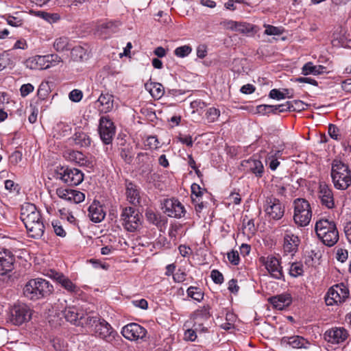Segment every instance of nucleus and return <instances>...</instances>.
Segmentation results:
<instances>
[{"label": "nucleus", "instance_id": "nucleus-25", "mask_svg": "<svg viewBox=\"0 0 351 351\" xmlns=\"http://www.w3.org/2000/svg\"><path fill=\"white\" fill-rule=\"evenodd\" d=\"M282 345H289L293 348H307L309 342L300 336L283 337L281 339Z\"/></svg>", "mask_w": 351, "mask_h": 351}, {"label": "nucleus", "instance_id": "nucleus-44", "mask_svg": "<svg viewBox=\"0 0 351 351\" xmlns=\"http://www.w3.org/2000/svg\"><path fill=\"white\" fill-rule=\"evenodd\" d=\"M186 292L188 296L193 298L195 300L200 302L202 300H203L204 293L198 287H190L188 288Z\"/></svg>", "mask_w": 351, "mask_h": 351}, {"label": "nucleus", "instance_id": "nucleus-9", "mask_svg": "<svg viewBox=\"0 0 351 351\" xmlns=\"http://www.w3.org/2000/svg\"><path fill=\"white\" fill-rule=\"evenodd\" d=\"M263 207L269 219L279 220L284 216L285 206L280 199L273 195L266 197Z\"/></svg>", "mask_w": 351, "mask_h": 351}, {"label": "nucleus", "instance_id": "nucleus-37", "mask_svg": "<svg viewBox=\"0 0 351 351\" xmlns=\"http://www.w3.org/2000/svg\"><path fill=\"white\" fill-rule=\"evenodd\" d=\"M57 282L69 292L77 293L79 290L78 287L63 274L60 276Z\"/></svg>", "mask_w": 351, "mask_h": 351}, {"label": "nucleus", "instance_id": "nucleus-6", "mask_svg": "<svg viewBox=\"0 0 351 351\" xmlns=\"http://www.w3.org/2000/svg\"><path fill=\"white\" fill-rule=\"evenodd\" d=\"M62 315L67 322L77 326L86 327L87 324L94 323L95 320L90 318V315L74 306L65 308Z\"/></svg>", "mask_w": 351, "mask_h": 351}, {"label": "nucleus", "instance_id": "nucleus-19", "mask_svg": "<svg viewBox=\"0 0 351 351\" xmlns=\"http://www.w3.org/2000/svg\"><path fill=\"white\" fill-rule=\"evenodd\" d=\"M296 228L292 226L284 225L274 231L275 236L279 237L282 234L283 241H299L300 239L295 234Z\"/></svg>", "mask_w": 351, "mask_h": 351}, {"label": "nucleus", "instance_id": "nucleus-57", "mask_svg": "<svg viewBox=\"0 0 351 351\" xmlns=\"http://www.w3.org/2000/svg\"><path fill=\"white\" fill-rule=\"evenodd\" d=\"M283 249L287 254H293L298 250V245L295 243H284Z\"/></svg>", "mask_w": 351, "mask_h": 351}, {"label": "nucleus", "instance_id": "nucleus-64", "mask_svg": "<svg viewBox=\"0 0 351 351\" xmlns=\"http://www.w3.org/2000/svg\"><path fill=\"white\" fill-rule=\"evenodd\" d=\"M147 145L149 146L150 149H157L159 145V141L156 136H151L147 139Z\"/></svg>", "mask_w": 351, "mask_h": 351}, {"label": "nucleus", "instance_id": "nucleus-16", "mask_svg": "<svg viewBox=\"0 0 351 351\" xmlns=\"http://www.w3.org/2000/svg\"><path fill=\"white\" fill-rule=\"evenodd\" d=\"M318 199L322 206L328 209L335 208V199L332 189L325 182H320L318 187Z\"/></svg>", "mask_w": 351, "mask_h": 351}, {"label": "nucleus", "instance_id": "nucleus-56", "mask_svg": "<svg viewBox=\"0 0 351 351\" xmlns=\"http://www.w3.org/2000/svg\"><path fill=\"white\" fill-rule=\"evenodd\" d=\"M82 92L78 89L71 90L69 95V99L73 102H79L82 99Z\"/></svg>", "mask_w": 351, "mask_h": 351}, {"label": "nucleus", "instance_id": "nucleus-55", "mask_svg": "<svg viewBox=\"0 0 351 351\" xmlns=\"http://www.w3.org/2000/svg\"><path fill=\"white\" fill-rule=\"evenodd\" d=\"M228 261L234 265H237L239 263V255L237 250H232L228 254Z\"/></svg>", "mask_w": 351, "mask_h": 351}, {"label": "nucleus", "instance_id": "nucleus-51", "mask_svg": "<svg viewBox=\"0 0 351 351\" xmlns=\"http://www.w3.org/2000/svg\"><path fill=\"white\" fill-rule=\"evenodd\" d=\"M220 24L226 29L237 32L239 22L232 20H224Z\"/></svg>", "mask_w": 351, "mask_h": 351}, {"label": "nucleus", "instance_id": "nucleus-38", "mask_svg": "<svg viewBox=\"0 0 351 351\" xmlns=\"http://www.w3.org/2000/svg\"><path fill=\"white\" fill-rule=\"evenodd\" d=\"M149 93L156 99H158L164 95L165 90L162 85L160 83L154 82L150 84Z\"/></svg>", "mask_w": 351, "mask_h": 351}, {"label": "nucleus", "instance_id": "nucleus-18", "mask_svg": "<svg viewBox=\"0 0 351 351\" xmlns=\"http://www.w3.org/2000/svg\"><path fill=\"white\" fill-rule=\"evenodd\" d=\"M348 336V331L343 327L332 328L324 333V339L328 343H340L343 342Z\"/></svg>", "mask_w": 351, "mask_h": 351}, {"label": "nucleus", "instance_id": "nucleus-63", "mask_svg": "<svg viewBox=\"0 0 351 351\" xmlns=\"http://www.w3.org/2000/svg\"><path fill=\"white\" fill-rule=\"evenodd\" d=\"M47 56L49 60L48 63H49V67L57 65L58 63L62 62L61 58L57 54H51Z\"/></svg>", "mask_w": 351, "mask_h": 351}, {"label": "nucleus", "instance_id": "nucleus-21", "mask_svg": "<svg viewBox=\"0 0 351 351\" xmlns=\"http://www.w3.org/2000/svg\"><path fill=\"white\" fill-rule=\"evenodd\" d=\"M88 216L95 223L101 222L104 219L106 212L99 201H94L88 208Z\"/></svg>", "mask_w": 351, "mask_h": 351}, {"label": "nucleus", "instance_id": "nucleus-14", "mask_svg": "<svg viewBox=\"0 0 351 351\" xmlns=\"http://www.w3.org/2000/svg\"><path fill=\"white\" fill-rule=\"evenodd\" d=\"M21 219L25 228L42 221L41 215L33 204L27 203L22 206Z\"/></svg>", "mask_w": 351, "mask_h": 351}, {"label": "nucleus", "instance_id": "nucleus-4", "mask_svg": "<svg viewBox=\"0 0 351 351\" xmlns=\"http://www.w3.org/2000/svg\"><path fill=\"white\" fill-rule=\"evenodd\" d=\"M293 220L300 226H307L312 217V210L310 203L304 198L293 200Z\"/></svg>", "mask_w": 351, "mask_h": 351}, {"label": "nucleus", "instance_id": "nucleus-52", "mask_svg": "<svg viewBox=\"0 0 351 351\" xmlns=\"http://www.w3.org/2000/svg\"><path fill=\"white\" fill-rule=\"evenodd\" d=\"M220 24L226 29L237 32L239 22L232 20H224Z\"/></svg>", "mask_w": 351, "mask_h": 351}, {"label": "nucleus", "instance_id": "nucleus-22", "mask_svg": "<svg viewBox=\"0 0 351 351\" xmlns=\"http://www.w3.org/2000/svg\"><path fill=\"white\" fill-rule=\"evenodd\" d=\"M14 258L8 250L0 253V275L3 276L13 269Z\"/></svg>", "mask_w": 351, "mask_h": 351}, {"label": "nucleus", "instance_id": "nucleus-50", "mask_svg": "<svg viewBox=\"0 0 351 351\" xmlns=\"http://www.w3.org/2000/svg\"><path fill=\"white\" fill-rule=\"evenodd\" d=\"M291 111H298L300 112L304 110L308 104H305L301 100H293L289 101Z\"/></svg>", "mask_w": 351, "mask_h": 351}, {"label": "nucleus", "instance_id": "nucleus-7", "mask_svg": "<svg viewBox=\"0 0 351 351\" xmlns=\"http://www.w3.org/2000/svg\"><path fill=\"white\" fill-rule=\"evenodd\" d=\"M120 220L125 230L134 232L141 226V215L133 207H125L122 209Z\"/></svg>", "mask_w": 351, "mask_h": 351}, {"label": "nucleus", "instance_id": "nucleus-34", "mask_svg": "<svg viewBox=\"0 0 351 351\" xmlns=\"http://www.w3.org/2000/svg\"><path fill=\"white\" fill-rule=\"evenodd\" d=\"M53 47L56 51L62 52L70 50L71 49V44L69 42V38L66 36H61L55 40L53 43Z\"/></svg>", "mask_w": 351, "mask_h": 351}, {"label": "nucleus", "instance_id": "nucleus-60", "mask_svg": "<svg viewBox=\"0 0 351 351\" xmlns=\"http://www.w3.org/2000/svg\"><path fill=\"white\" fill-rule=\"evenodd\" d=\"M43 274L57 281L62 273L58 272L52 269H48L43 271Z\"/></svg>", "mask_w": 351, "mask_h": 351}, {"label": "nucleus", "instance_id": "nucleus-41", "mask_svg": "<svg viewBox=\"0 0 351 351\" xmlns=\"http://www.w3.org/2000/svg\"><path fill=\"white\" fill-rule=\"evenodd\" d=\"M4 18L8 25L14 27H21L23 24V19L19 13H16L15 15L8 14Z\"/></svg>", "mask_w": 351, "mask_h": 351}, {"label": "nucleus", "instance_id": "nucleus-24", "mask_svg": "<svg viewBox=\"0 0 351 351\" xmlns=\"http://www.w3.org/2000/svg\"><path fill=\"white\" fill-rule=\"evenodd\" d=\"M125 190L128 201L133 205L138 204L140 203V192L138 186L132 182L126 181Z\"/></svg>", "mask_w": 351, "mask_h": 351}, {"label": "nucleus", "instance_id": "nucleus-54", "mask_svg": "<svg viewBox=\"0 0 351 351\" xmlns=\"http://www.w3.org/2000/svg\"><path fill=\"white\" fill-rule=\"evenodd\" d=\"M11 64L9 55L6 53L0 54V71H2Z\"/></svg>", "mask_w": 351, "mask_h": 351}, {"label": "nucleus", "instance_id": "nucleus-12", "mask_svg": "<svg viewBox=\"0 0 351 351\" xmlns=\"http://www.w3.org/2000/svg\"><path fill=\"white\" fill-rule=\"evenodd\" d=\"M99 134L104 143L109 145L115 135L116 128L109 116H102L99 119Z\"/></svg>", "mask_w": 351, "mask_h": 351}, {"label": "nucleus", "instance_id": "nucleus-23", "mask_svg": "<svg viewBox=\"0 0 351 351\" xmlns=\"http://www.w3.org/2000/svg\"><path fill=\"white\" fill-rule=\"evenodd\" d=\"M100 104L99 111L100 113L106 114L112 110L114 107V96L108 93H101L97 101Z\"/></svg>", "mask_w": 351, "mask_h": 351}, {"label": "nucleus", "instance_id": "nucleus-43", "mask_svg": "<svg viewBox=\"0 0 351 351\" xmlns=\"http://www.w3.org/2000/svg\"><path fill=\"white\" fill-rule=\"evenodd\" d=\"M210 310V307L209 305L200 307L194 312L193 317L195 319H207L211 315Z\"/></svg>", "mask_w": 351, "mask_h": 351}, {"label": "nucleus", "instance_id": "nucleus-26", "mask_svg": "<svg viewBox=\"0 0 351 351\" xmlns=\"http://www.w3.org/2000/svg\"><path fill=\"white\" fill-rule=\"evenodd\" d=\"M136 159L143 164L139 167L140 174L145 179H149V176L152 171V165L149 161V157L147 154L139 153L137 155Z\"/></svg>", "mask_w": 351, "mask_h": 351}, {"label": "nucleus", "instance_id": "nucleus-32", "mask_svg": "<svg viewBox=\"0 0 351 351\" xmlns=\"http://www.w3.org/2000/svg\"><path fill=\"white\" fill-rule=\"evenodd\" d=\"M28 234L30 237L38 239H40L43 233L45 226L43 221H38V223H33V225L26 228Z\"/></svg>", "mask_w": 351, "mask_h": 351}, {"label": "nucleus", "instance_id": "nucleus-62", "mask_svg": "<svg viewBox=\"0 0 351 351\" xmlns=\"http://www.w3.org/2000/svg\"><path fill=\"white\" fill-rule=\"evenodd\" d=\"M88 263H91L95 268H101L104 270H108L109 265L106 263H102L99 260L91 258L87 261Z\"/></svg>", "mask_w": 351, "mask_h": 351}, {"label": "nucleus", "instance_id": "nucleus-3", "mask_svg": "<svg viewBox=\"0 0 351 351\" xmlns=\"http://www.w3.org/2000/svg\"><path fill=\"white\" fill-rule=\"evenodd\" d=\"M90 318L95 319L94 323L87 324L86 327L90 328L96 335L108 343H112L117 337L119 338L118 333L106 320L97 316L90 315Z\"/></svg>", "mask_w": 351, "mask_h": 351}, {"label": "nucleus", "instance_id": "nucleus-5", "mask_svg": "<svg viewBox=\"0 0 351 351\" xmlns=\"http://www.w3.org/2000/svg\"><path fill=\"white\" fill-rule=\"evenodd\" d=\"M315 230L321 241H338L339 232L332 221L321 219L315 223Z\"/></svg>", "mask_w": 351, "mask_h": 351}, {"label": "nucleus", "instance_id": "nucleus-29", "mask_svg": "<svg viewBox=\"0 0 351 351\" xmlns=\"http://www.w3.org/2000/svg\"><path fill=\"white\" fill-rule=\"evenodd\" d=\"M145 217L149 223L160 228H162L167 223L166 217L162 216L160 213H156L149 208L145 211Z\"/></svg>", "mask_w": 351, "mask_h": 351}, {"label": "nucleus", "instance_id": "nucleus-8", "mask_svg": "<svg viewBox=\"0 0 351 351\" xmlns=\"http://www.w3.org/2000/svg\"><path fill=\"white\" fill-rule=\"evenodd\" d=\"M349 295L348 287L343 283L337 284L328 289L324 297L325 302L327 306L341 304L344 302Z\"/></svg>", "mask_w": 351, "mask_h": 351}, {"label": "nucleus", "instance_id": "nucleus-31", "mask_svg": "<svg viewBox=\"0 0 351 351\" xmlns=\"http://www.w3.org/2000/svg\"><path fill=\"white\" fill-rule=\"evenodd\" d=\"M258 30L259 28L255 25L246 22H239L237 32L247 36H253L258 32Z\"/></svg>", "mask_w": 351, "mask_h": 351}, {"label": "nucleus", "instance_id": "nucleus-40", "mask_svg": "<svg viewBox=\"0 0 351 351\" xmlns=\"http://www.w3.org/2000/svg\"><path fill=\"white\" fill-rule=\"evenodd\" d=\"M70 50H71V56L75 61L82 60L87 56L86 50L80 45L71 47Z\"/></svg>", "mask_w": 351, "mask_h": 351}, {"label": "nucleus", "instance_id": "nucleus-61", "mask_svg": "<svg viewBox=\"0 0 351 351\" xmlns=\"http://www.w3.org/2000/svg\"><path fill=\"white\" fill-rule=\"evenodd\" d=\"M34 89V86L31 84H23L20 88L21 95L22 97H26L30 93L33 92Z\"/></svg>", "mask_w": 351, "mask_h": 351}, {"label": "nucleus", "instance_id": "nucleus-33", "mask_svg": "<svg viewBox=\"0 0 351 351\" xmlns=\"http://www.w3.org/2000/svg\"><path fill=\"white\" fill-rule=\"evenodd\" d=\"M326 68L322 65H313L311 62L306 63L302 69V73L304 75L309 74L319 75L325 72Z\"/></svg>", "mask_w": 351, "mask_h": 351}, {"label": "nucleus", "instance_id": "nucleus-53", "mask_svg": "<svg viewBox=\"0 0 351 351\" xmlns=\"http://www.w3.org/2000/svg\"><path fill=\"white\" fill-rule=\"evenodd\" d=\"M210 277H211L213 281L215 284H218V285L222 284L223 282V280H224L223 274L217 269H213L211 271Z\"/></svg>", "mask_w": 351, "mask_h": 351}, {"label": "nucleus", "instance_id": "nucleus-47", "mask_svg": "<svg viewBox=\"0 0 351 351\" xmlns=\"http://www.w3.org/2000/svg\"><path fill=\"white\" fill-rule=\"evenodd\" d=\"M219 115V110L215 108H210L206 112V118L209 123H213L217 121Z\"/></svg>", "mask_w": 351, "mask_h": 351}, {"label": "nucleus", "instance_id": "nucleus-2", "mask_svg": "<svg viewBox=\"0 0 351 351\" xmlns=\"http://www.w3.org/2000/svg\"><path fill=\"white\" fill-rule=\"evenodd\" d=\"M330 176L335 188L338 190H346L351 185V171L341 160H333Z\"/></svg>", "mask_w": 351, "mask_h": 351}, {"label": "nucleus", "instance_id": "nucleus-15", "mask_svg": "<svg viewBox=\"0 0 351 351\" xmlns=\"http://www.w3.org/2000/svg\"><path fill=\"white\" fill-rule=\"evenodd\" d=\"M122 335L130 340H143L147 335V330L136 323H130L123 326L121 330Z\"/></svg>", "mask_w": 351, "mask_h": 351}, {"label": "nucleus", "instance_id": "nucleus-35", "mask_svg": "<svg viewBox=\"0 0 351 351\" xmlns=\"http://www.w3.org/2000/svg\"><path fill=\"white\" fill-rule=\"evenodd\" d=\"M73 141L75 145L80 147H88L90 145L91 139L85 132H76L73 136Z\"/></svg>", "mask_w": 351, "mask_h": 351}, {"label": "nucleus", "instance_id": "nucleus-48", "mask_svg": "<svg viewBox=\"0 0 351 351\" xmlns=\"http://www.w3.org/2000/svg\"><path fill=\"white\" fill-rule=\"evenodd\" d=\"M192 51V48L189 45H183L177 47L174 50V54L179 58H184L189 55Z\"/></svg>", "mask_w": 351, "mask_h": 351}, {"label": "nucleus", "instance_id": "nucleus-10", "mask_svg": "<svg viewBox=\"0 0 351 351\" xmlns=\"http://www.w3.org/2000/svg\"><path fill=\"white\" fill-rule=\"evenodd\" d=\"M259 262L265 266L269 275L277 280L284 278L282 267L281 266L280 259L274 256H261Z\"/></svg>", "mask_w": 351, "mask_h": 351}, {"label": "nucleus", "instance_id": "nucleus-36", "mask_svg": "<svg viewBox=\"0 0 351 351\" xmlns=\"http://www.w3.org/2000/svg\"><path fill=\"white\" fill-rule=\"evenodd\" d=\"M65 157L67 160L79 164L82 166L86 162V160L84 158V155L78 151L70 150L66 152Z\"/></svg>", "mask_w": 351, "mask_h": 351}, {"label": "nucleus", "instance_id": "nucleus-59", "mask_svg": "<svg viewBox=\"0 0 351 351\" xmlns=\"http://www.w3.org/2000/svg\"><path fill=\"white\" fill-rule=\"evenodd\" d=\"M52 226L54 230V232L56 235L64 237L66 236V232L63 229L62 226L60 224V222L55 221L52 222Z\"/></svg>", "mask_w": 351, "mask_h": 351}, {"label": "nucleus", "instance_id": "nucleus-13", "mask_svg": "<svg viewBox=\"0 0 351 351\" xmlns=\"http://www.w3.org/2000/svg\"><path fill=\"white\" fill-rule=\"evenodd\" d=\"M58 175L61 180L69 186H77L84 180V173L76 168L61 167Z\"/></svg>", "mask_w": 351, "mask_h": 351}, {"label": "nucleus", "instance_id": "nucleus-30", "mask_svg": "<svg viewBox=\"0 0 351 351\" xmlns=\"http://www.w3.org/2000/svg\"><path fill=\"white\" fill-rule=\"evenodd\" d=\"M120 23L118 21L103 23L97 27L96 32L99 34L110 35L117 32Z\"/></svg>", "mask_w": 351, "mask_h": 351}, {"label": "nucleus", "instance_id": "nucleus-28", "mask_svg": "<svg viewBox=\"0 0 351 351\" xmlns=\"http://www.w3.org/2000/svg\"><path fill=\"white\" fill-rule=\"evenodd\" d=\"M269 301L275 308L282 310L291 303V297L289 294H281L270 298Z\"/></svg>", "mask_w": 351, "mask_h": 351}, {"label": "nucleus", "instance_id": "nucleus-20", "mask_svg": "<svg viewBox=\"0 0 351 351\" xmlns=\"http://www.w3.org/2000/svg\"><path fill=\"white\" fill-rule=\"evenodd\" d=\"M48 61L47 56H36L27 59L25 65L32 70H43L49 68Z\"/></svg>", "mask_w": 351, "mask_h": 351}, {"label": "nucleus", "instance_id": "nucleus-27", "mask_svg": "<svg viewBox=\"0 0 351 351\" xmlns=\"http://www.w3.org/2000/svg\"><path fill=\"white\" fill-rule=\"evenodd\" d=\"M243 165L257 178H261L264 173V167L262 162L257 159H248L243 162Z\"/></svg>", "mask_w": 351, "mask_h": 351}, {"label": "nucleus", "instance_id": "nucleus-1", "mask_svg": "<svg viewBox=\"0 0 351 351\" xmlns=\"http://www.w3.org/2000/svg\"><path fill=\"white\" fill-rule=\"evenodd\" d=\"M53 291V287L49 281L43 278L29 280L23 288L24 295L32 300H38L49 295Z\"/></svg>", "mask_w": 351, "mask_h": 351}, {"label": "nucleus", "instance_id": "nucleus-17", "mask_svg": "<svg viewBox=\"0 0 351 351\" xmlns=\"http://www.w3.org/2000/svg\"><path fill=\"white\" fill-rule=\"evenodd\" d=\"M163 208L165 213L170 217L181 218L186 213L184 206L176 199L165 200Z\"/></svg>", "mask_w": 351, "mask_h": 351}, {"label": "nucleus", "instance_id": "nucleus-11", "mask_svg": "<svg viewBox=\"0 0 351 351\" xmlns=\"http://www.w3.org/2000/svg\"><path fill=\"white\" fill-rule=\"evenodd\" d=\"M31 318V311L25 304L14 305L10 309L9 321L16 326H20Z\"/></svg>", "mask_w": 351, "mask_h": 351}, {"label": "nucleus", "instance_id": "nucleus-58", "mask_svg": "<svg viewBox=\"0 0 351 351\" xmlns=\"http://www.w3.org/2000/svg\"><path fill=\"white\" fill-rule=\"evenodd\" d=\"M269 96L271 99L280 100L285 98V93L274 88L270 90Z\"/></svg>", "mask_w": 351, "mask_h": 351}, {"label": "nucleus", "instance_id": "nucleus-39", "mask_svg": "<svg viewBox=\"0 0 351 351\" xmlns=\"http://www.w3.org/2000/svg\"><path fill=\"white\" fill-rule=\"evenodd\" d=\"M85 199V195L79 191L70 189L69 195L67 197V201L71 203L78 204L83 202Z\"/></svg>", "mask_w": 351, "mask_h": 351}, {"label": "nucleus", "instance_id": "nucleus-42", "mask_svg": "<svg viewBox=\"0 0 351 351\" xmlns=\"http://www.w3.org/2000/svg\"><path fill=\"white\" fill-rule=\"evenodd\" d=\"M281 155V151H277L275 153H269L267 156V160L269 162V166L271 170L275 171L280 165L278 158Z\"/></svg>", "mask_w": 351, "mask_h": 351}, {"label": "nucleus", "instance_id": "nucleus-49", "mask_svg": "<svg viewBox=\"0 0 351 351\" xmlns=\"http://www.w3.org/2000/svg\"><path fill=\"white\" fill-rule=\"evenodd\" d=\"M120 156L126 163L130 164L133 159L132 148L129 147L121 148Z\"/></svg>", "mask_w": 351, "mask_h": 351}, {"label": "nucleus", "instance_id": "nucleus-46", "mask_svg": "<svg viewBox=\"0 0 351 351\" xmlns=\"http://www.w3.org/2000/svg\"><path fill=\"white\" fill-rule=\"evenodd\" d=\"M265 34L269 36H279L284 32V29L281 27H275L271 25H265Z\"/></svg>", "mask_w": 351, "mask_h": 351}, {"label": "nucleus", "instance_id": "nucleus-45", "mask_svg": "<svg viewBox=\"0 0 351 351\" xmlns=\"http://www.w3.org/2000/svg\"><path fill=\"white\" fill-rule=\"evenodd\" d=\"M304 273L303 265L301 263H293L291 265L289 269V274L294 277L297 278L298 276H302Z\"/></svg>", "mask_w": 351, "mask_h": 351}]
</instances>
